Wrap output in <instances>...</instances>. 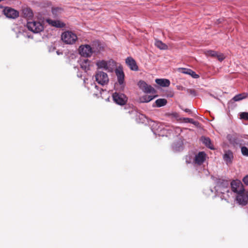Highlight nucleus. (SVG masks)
<instances>
[{
    "label": "nucleus",
    "mask_w": 248,
    "mask_h": 248,
    "mask_svg": "<svg viewBox=\"0 0 248 248\" xmlns=\"http://www.w3.org/2000/svg\"><path fill=\"white\" fill-rule=\"evenodd\" d=\"M212 178L216 185L215 189L217 194L218 196L221 194V198L227 200V197L232 194V192L230 191L229 181L214 176H212Z\"/></svg>",
    "instance_id": "obj_1"
},
{
    "label": "nucleus",
    "mask_w": 248,
    "mask_h": 248,
    "mask_svg": "<svg viewBox=\"0 0 248 248\" xmlns=\"http://www.w3.org/2000/svg\"><path fill=\"white\" fill-rule=\"evenodd\" d=\"M28 29L33 33H39L44 29L42 24L38 21L28 19L27 23Z\"/></svg>",
    "instance_id": "obj_2"
},
{
    "label": "nucleus",
    "mask_w": 248,
    "mask_h": 248,
    "mask_svg": "<svg viewBox=\"0 0 248 248\" xmlns=\"http://www.w3.org/2000/svg\"><path fill=\"white\" fill-rule=\"evenodd\" d=\"M62 40L67 44H72L77 40L76 34L71 31H65L62 34Z\"/></svg>",
    "instance_id": "obj_3"
},
{
    "label": "nucleus",
    "mask_w": 248,
    "mask_h": 248,
    "mask_svg": "<svg viewBox=\"0 0 248 248\" xmlns=\"http://www.w3.org/2000/svg\"><path fill=\"white\" fill-rule=\"evenodd\" d=\"M95 78L98 83L101 85L107 84L109 81L107 74L100 71L96 72L95 75Z\"/></svg>",
    "instance_id": "obj_4"
},
{
    "label": "nucleus",
    "mask_w": 248,
    "mask_h": 248,
    "mask_svg": "<svg viewBox=\"0 0 248 248\" xmlns=\"http://www.w3.org/2000/svg\"><path fill=\"white\" fill-rule=\"evenodd\" d=\"M96 65L99 69L110 71L112 69L113 64L111 61L99 60L96 62Z\"/></svg>",
    "instance_id": "obj_5"
},
{
    "label": "nucleus",
    "mask_w": 248,
    "mask_h": 248,
    "mask_svg": "<svg viewBox=\"0 0 248 248\" xmlns=\"http://www.w3.org/2000/svg\"><path fill=\"white\" fill-rule=\"evenodd\" d=\"M113 101L117 104L124 105L127 102L126 96L122 93H114L112 95Z\"/></svg>",
    "instance_id": "obj_6"
},
{
    "label": "nucleus",
    "mask_w": 248,
    "mask_h": 248,
    "mask_svg": "<svg viewBox=\"0 0 248 248\" xmlns=\"http://www.w3.org/2000/svg\"><path fill=\"white\" fill-rule=\"evenodd\" d=\"M232 190L237 194L244 192L245 189L242 183L239 181H233L231 182Z\"/></svg>",
    "instance_id": "obj_7"
},
{
    "label": "nucleus",
    "mask_w": 248,
    "mask_h": 248,
    "mask_svg": "<svg viewBox=\"0 0 248 248\" xmlns=\"http://www.w3.org/2000/svg\"><path fill=\"white\" fill-rule=\"evenodd\" d=\"M236 202L241 205H246L248 202V192H241L237 194L236 197Z\"/></svg>",
    "instance_id": "obj_8"
},
{
    "label": "nucleus",
    "mask_w": 248,
    "mask_h": 248,
    "mask_svg": "<svg viewBox=\"0 0 248 248\" xmlns=\"http://www.w3.org/2000/svg\"><path fill=\"white\" fill-rule=\"evenodd\" d=\"M79 53L82 56L85 57H90L93 53V50L90 46L88 45L80 46Z\"/></svg>",
    "instance_id": "obj_9"
},
{
    "label": "nucleus",
    "mask_w": 248,
    "mask_h": 248,
    "mask_svg": "<svg viewBox=\"0 0 248 248\" xmlns=\"http://www.w3.org/2000/svg\"><path fill=\"white\" fill-rule=\"evenodd\" d=\"M138 85L140 89L144 93H154L155 90L151 85L147 84L145 81L143 80H140Z\"/></svg>",
    "instance_id": "obj_10"
},
{
    "label": "nucleus",
    "mask_w": 248,
    "mask_h": 248,
    "mask_svg": "<svg viewBox=\"0 0 248 248\" xmlns=\"http://www.w3.org/2000/svg\"><path fill=\"white\" fill-rule=\"evenodd\" d=\"M118 82L120 85V90L123 91L124 88V75L123 70L121 69H117L115 70Z\"/></svg>",
    "instance_id": "obj_11"
},
{
    "label": "nucleus",
    "mask_w": 248,
    "mask_h": 248,
    "mask_svg": "<svg viewBox=\"0 0 248 248\" xmlns=\"http://www.w3.org/2000/svg\"><path fill=\"white\" fill-rule=\"evenodd\" d=\"M207 155L204 152H200L195 155L193 163L195 165H201L206 160Z\"/></svg>",
    "instance_id": "obj_12"
},
{
    "label": "nucleus",
    "mask_w": 248,
    "mask_h": 248,
    "mask_svg": "<svg viewBox=\"0 0 248 248\" xmlns=\"http://www.w3.org/2000/svg\"><path fill=\"white\" fill-rule=\"evenodd\" d=\"M204 54L208 57L217 58L219 61H222L225 58L224 55L222 53H218L217 52L212 50H206L204 52Z\"/></svg>",
    "instance_id": "obj_13"
},
{
    "label": "nucleus",
    "mask_w": 248,
    "mask_h": 248,
    "mask_svg": "<svg viewBox=\"0 0 248 248\" xmlns=\"http://www.w3.org/2000/svg\"><path fill=\"white\" fill-rule=\"evenodd\" d=\"M46 22L50 25L56 28H63L65 26V24L60 20L51 19L47 18Z\"/></svg>",
    "instance_id": "obj_14"
},
{
    "label": "nucleus",
    "mask_w": 248,
    "mask_h": 248,
    "mask_svg": "<svg viewBox=\"0 0 248 248\" xmlns=\"http://www.w3.org/2000/svg\"><path fill=\"white\" fill-rule=\"evenodd\" d=\"M91 63V62L87 58L81 59L79 61L81 68L85 71L90 69Z\"/></svg>",
    "instance_id": "obj_15"
},
{
    "label": "nucleus",
    "mask_w": 248,
    "mask_h": 248,
    "mask_svg": "<svg viewBox=\"0 0 248 248\" xmlns=\"http://www.w3.org/2000/svg\"><path fill=\"white\" fill-rule=\"evenodd\" d=\"M2 12L4 16H19V12L9 7H5Z\"/></svg>",
    "instance_id": "obj_16"
},
{
    "label": "nucleus",
    "mask_w": 248,
    "mask_h": 248,
    "mask_svg": "<svg viewBox=\"0 0 248 248\" xmlns=\"http://www.w3.org/2000/svg\"><path fill=\"white\" fill-rule=\"evenodd\" d=\"M125 62L132 70L137 71L138 70L136 62L132 58L128 57L126 59Z\"/></svg>",
    "instance_id": "obj_17"
},
{
    "label": "nucleus",
    "mask_w": 248,
    "mask_h": 248,
    "mask_svg": "<svg viewBox=\"0 0 248 248\" xmlns=\"http://www.w3.org/2000/svg\"><path fill=\"white\" fill-rule=\"evenodd\" d=\"M233 158V153L230 150L226 151L223 155V159L227 164L232 163Z\"/></svg>",
    "instance_id": "obj_18"
},
{
    "label": "nucleus",
    "mask_w": 248,
    "mask_h": 248,
    "mask_svg": "<svg viewBox=\"0 0 248 248\" xmlns=\"http://www.w3.org/2000/svg\"><path fill=\"white\" fill-rule=\"evenodd\" d=\"M172 149L174 152H180L183 150V143L182 140H179L174 142L172 146Z\"/></svg>",
    "instance_id": "obj_19"
},
{
    "label": "nucleus",
    "mask_w": 248,
    "mask_h": 248,
    "mask_svg": "<svg viewBox=\"0 0 248 248\" xmlns=\"http://www.w3.org/2000/svg\"><path fill=\"white\" fill-rule=\"evenodd\" d=\"M155 82L159 86L163 87H169L170 85V81L168 79L157 78L155 79Z\"/></svg>",
    "instance_id": "obj_20"
},
{
    "label": "nucleus",
    "mask_w": 248,
    "mask_h": 248,
    "mask_svg": "<svg viewBox=\"0 0 248 248\" xmlns=\"http://www.w3.org/2000/svg\"><path fill=\"white\" fill-rule=\"evenodd\" d=\"M202 143L208 148L210 149H214V146L211 143V141L209 138L202 137L201 138Z\"/></svg>",
    "instance_id": "obj_21"
},
{
    "label": "nucleus",
    "mask_w": 248,
    "mask_h": 248,
    "mask_svg": "<svg viewBox=\"0 0 248 248\" xmlns=\"http://www.w3.org/2000/svg\"><path fill=\"white\" fill-rule=\"evenodd\" d=\"M248 96V93H243L235 95L232 99L234 101H239L243 99L246 98Z\"/></svg>",
    "instance_id": "obj_22"
},
{
    "label": "nucleus",
    "mask_w": 248,
    "mask_h": 248,
    "mask_svg": "<svg viewBox=\"0 0 248 248\" xmlns=\"http://www.w3.org/2000/svg\"><path fill=\"white\" fill-rule=\"evenodd\" d=\"M155 45L157 48L160 49L166 50L168 49L167 45L160 40H156Z\"/></svg>",
    "instance_id": "obj_23"
},
{
    "label": "nucleus",
    "mask_w": 248,
    "mask_h": 248,
    "mask_svg": "<svg viewBox=\"0 0 248 248\" xmlns=\"http://www.w3.org/2000/svg\"><path fill=\"white\" fill-rule=\"evenodd\" d=\"M155 96L144 95L140 98V101L143 103H147L152 100Z\"/></svg>",
    "instance_id": "obj_24"
},
{
    "label": "nucleus",
    "mask_w": 248,
    "mask_h": 248,
    "mask_svg": "<svg viewBox=\"0 0 248 248\" xmlns=\"http://www.w3.org/2000/svg\"><path fill=\"white\" fill-rule=\"evenodd\" d=\"M155 103L156 107H163V106H165L167 104V100L165 99L160 98V99H157L155 101Z\"/></svg>",
    "instance_id": "obj_25"
},
{
    "label": "nucleus",
    "mask_w": 248,
    "mask_h": 248,
    "mask_svg": "<svg viewBox=\"0 0 248 248\" xmlns=\"http://www.w3.org/2000/svg\"><path fill=\"white\" fill-rule=\"evenodd\" d=\"M22 12L23 16H33V13L29 7H23Z\"/></svg>",
    "instance_id": "obj_26"
},
{
    "label": "nucleus",
    "mask_w": 248,
    "mask_h": 248,
    "mask_svg": "<svg viewBox=\"0 0 248 248\" xmlns=\"http://www.w3.org/2000/svg\"><path fill=\"white\" fill-rule=\"evenodd\" d=\"M63 9L61 8L56 7L52 9V12L54 16H57L63 14Z\"/></svg>",
    "instance_id": "obj_27"
},
{
    "label": "nucleus",
    "mask_w": 248,
    "mask_h": 248,
    "mask_svg": "<svg viewBox=\"0 0 248 248\" xmlns=\"http://www.w3.org/2000/svg\"><path fill=\"white\" fill-rule=\"evenodd\" d=\"M231 142L234 144H240L241 140L239 139L238 137L235 136L233 137L232 139H230Z\"/></svg>",
    "instance_id": "obj_28"
},
{
    "label": "nucleus",
    "mask_w": 248,
    "mask_h": 248,
    "mask_svg": "<svg viewBox=\"0 0 248 248\" xmlns=\"http://www.w3.org/2000/svg\"><path fill=\"white\" fill-rule=\"evenodd\" d=\"M241 152L243 155L248 156V148L243 146L241 147Z\"/></svg>",
    "instance_id": "obj_29"
},
{
    "label": "nucleus",
    "mask_w": 248,
    "mask_h": 248,
    "mask_svg": "<svg viewBox=\"0 0 248 248\" xmlns=\"http://www.w3.org/2000/svg\"><path fill=\"white\" fill-rule=\"evenodd\" d=\"M180 70H181V72L182 73L187 74V75L190 74V72L191 70L190 69L185 68H182L180 69Z\"/></svg>",
    "instance_id": "obj_30"
},
{
    "label": "nucleus",
    "mask_w": 248,
    "mask_h": 248,
    "mask_svg": "<svg viewBox=\"0 0 248 248\" xmlns=\"http://www.w3.org/2000/svg\"><path fill=\"white\" fill-rule=\"evenodd\" d=\"M240 118L246 120H248V112H242L240 114Z\"/></svg>",
    "instance_id": "obj_31"
},
{
    "label": "nucleus",
    "mask_w": 248,
    "mask_h": 248,
    "mask_svg": "<svg viewBox=\"0 0 248 248\" xmlns=\"http://www.w3.org/2000/svg\"><path fill=\"white\" fill-rule=\"evenodd\" d=\"M189 75H190L192 78H197L199 77V75L196 74V73L192 70H191L190 74H189Z\"/></svg>",
    "instance_id": "obj_32"
},
{
    "label": "nucleus",
    "mask_w": 248,
    "mask_h": 248,
    "mask_svg": "<svg viewBox=\"0 0 248 248\" xmlns=\"http://www.w3.org/2000/svg\"><path fill=\"white\" fill-rule=\"evenodd\" d=\"M184 120L186 123H189L193 124H195L196 122L191 118H185Z\"/></svg>",
    "instance_id": "obj_33"
},
{
    "label": "nucleus",
    "mask_w": 248,
    "mask_h": 248,
    "mask_svg": "<svg viewBox=\"0 0 248 248\" xmlns=\"http://www.w3.org/2000/svg\"><path fill=\"white\" fill-rule=\"evenodd\" d=\"M242 181L246 186H248V174L243 178Z\"/></svg>",
    "instance_id": "obj_34"
},
{
    "label": "nucleus",
    "mask_w": 248,
    "mask_h": 248,
    "mask_svg": "<svg viewBox=\"0 0 248 248\" xmlns=\"http://www.w3.org/2000/svg\"><path fill=\"white\" fill-rule=\"evenodd\" d=\"M189 93L191 94H192L194 96H196V92L195 90H192V89H190L189 90Z\"/></svg>",
    "instance_id": "obj_35"
},
{
    "label": "nucleus",
    "mask_w": 248,
    "mask_h": 248,
    "mask_svg": "<svg viewBox=\"0 0 248 248\" xmlns=\"http://www.w3.org/2000/svg\"><path fill=\"white\" fill-rule=\"evenodd\" d=\"M21 36H26V33L25 32H21V31H19L18 34L17 35V37H19Z\"/></svg>",
    "instance_id": "obj_36"
},
{
    "label": "nucleus",
    "mask_w": 248,
    "mask_h": 248,
    "mask_svg": "<svg viewBox=\"0 0 248 248\" xmlns=\"http://www.w3.org/2000/svg\"><path fill=\"white\" fill-rule=\"evenodd\" d=\"M139 117H140V119L143 120L141 122V123H144V119L146 118L145 116L143 114H140V115H139Z\"/></svg>",
    "instance_id": "obj_37"
},
{
    "label": "nucleus",
    "mask_w": 248,
    "mask_h": 248,
    "mask_svg": "<svg viewBox=\"0 0 248 248\" xmlns=\"http://www.w3.org/2000/svg\"><path fill=\"white\" fill-rule=\"evenodd\" d=\"M175 130L176 132L178 134H179L181 132V129L180 127H176L175 128Z\"/></svg>",
    "instance_id": "obj_38"
},
{
    "label": "nucleus",
    "mask_w": 248,
    "mask_h": 248,
    "mask_svg": "<svg viewBox=\"0 0 248 248\" xmlns=\"http://www.w3.org/2000/svg\"><path fill=\"white\" fill-rule=\"evenodd\" d=\"M92 86L93 88H94L98 90V87L95 84H92Z\"/></svg>",
    "instance_id": "obj_39"
},
{
    "label": "nucleus",
    "mask_w": 248,
    "mask_h": 248,
    "mask_svg": "<svg viewBox=\"0 0 248 248\" xmlns=\"http://www.w3.org/2000/svg\"><path fill=\"white\" fill-rule=\"evenodd\" d=\"M6 17L9 18L15 19L16 17H17V16H6Z\"/></svg>",
    "instance_id": "obj_40"
},
{
    "label": "nucleus",
    "mask_w": 248,
    "mask_h": 248,
    "mask_svg": "<svg viewBox=\"0 0 248 248\" xmlns=\"http://www.w3.org/2000/svg\"><path fill=\"white\" fill-rule=\"evenodd\" d=\"M185 111L186 112H190V110H189V109H187H187H186L185 110Z\"/></svg>",
    "instance_id": "obj_41"
},
{
    "label": "nucleus",
    "mask_w": 248,
    "mask_h": 248,
    "mask_svg": "<svg viewBox=\"0 0 248 248\" xmlns=\"http://www.w3.org/2000/svg\"><path fill=\"white\" fill-rule=\"evenodd\" d=\"M77 76H78V77H81V74H78Z\"/></svg>",
    "instance_id": "obj_42"
},
{
    "label": "nucleus",
    "mask_w": 248,
    "mask_h": 248,
    "mask_svg": "<svg viewBox=\"0 0 248 248\" xmlns=\"http://www.w3.org/2000/svg\"><path fill=\"white\" fill-rule=\"evenodd\" d=\"M57 53L58 55H59L60 54V53H59V51H57Z\"/></svg>",
    "instance_id": "obj_43"
},
{
    "label": "nucleus",
    "mask_w": 248,
    "mask_h": 248,
    "mask_svg": "<svg viewBox=\"0 0 248 248\" xmlns=\"http://www.w3.org/2000/svg\"><path fill=\"white\" fill-rule=\"evenodd\" d=\"M3 8V7L0 5V8Z\"/></svg>",
    "instance_id": "obj_44"
}]
</instances>
